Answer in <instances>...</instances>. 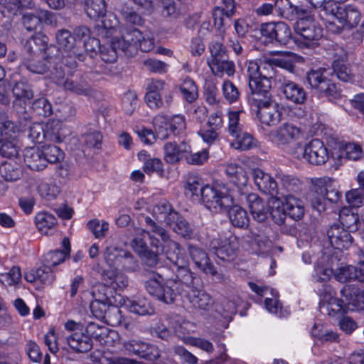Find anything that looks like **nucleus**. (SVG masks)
I'll use <instances>...</instances> for the list:
<instances>
[{
  "label": "nucleus",
  "mask_w": 364,
  "mask_h": 364,
  "mask_svg": "<svg viewBox=\"0 0 364 364\" xmlns=\"http://www.w3.org/2000/svg\"><path fill=\"white\" fill-rule=\"evenodd\" d=\"M210 247L219 259L232 261L237 255L239 242L235 236H230L223 240L220 238H215L211 241Z\"/></svg>",
  "instance_id": "17"
},
{
  "label": "nucleus",
  "mask_w": 364,
  "mask_h": 364,
  "mask_svg": "<svg viewBox=\"0 0 364 364\" xmlns=\"http://www.w3.org/2000/svg\"><path fill=\"white\" fill-rule=\"evenodd\" d=\"M252 176L255 184L261 192L272 196L277 193V183L269 174L259 168H254Z\"/></svg>",
  "instance_id": "26"
},
{
  "label": "nucleus",
  "mask_w": 364,
  "mask_h": 364,
  "mask_svg": "<svg viewBox=\"0 0 364 364\" xmlns=\"http://www.w3.org/2000/svg\"><path fill=\"white\" fill-rule=\"evenodd\" d=\"M170 218L168 225L176 233L184 237L192 235L193 230L189 223L178 213L171 214Z\"/></svg>",
  "instance_id": "41"
},
{
  "label": "nucleus",
  "mask_w": 364,
  "mask_h": 364,
  "mask_svg": "<svg viewBox=\"0 0 364 364\" xmlns=\"http://www.w3.org/2000/svg\"><path fill=\"white\" fill-rule=\"evenodd\" d=\"M0 4L9 12L16 15L21 8H31L33 2V0H0Z\"/></svg>",
  "instance_id": "55"
},
{
  "label": "nucleus",
  "mask_w": 364,
  "mask_h": 364,
  "mask_svg": "<svg viewBox=\"0 0 364 364\" xmlns=\"http://www.w3.org/2000/svg\"><path fill=\"white\" fill-rule=\"evenodd\" d=\"M56 224L57 219L50 213L41 212L36 216V225L41 233L48 234V231L54 228Z\"/></svg>",
  "instance_id": "48"
},
{
  "label": "nucleus",
  "mask_w": 364,
  "mask_h": 364,
  "mask_svg": "<svg viewBox=\"0 0 364 364\" xmlns=\"http://www.w3.org/2000/svg\"><path fill=\"white\" fill-rule=\"evenodd\" d=\"M58 58H54L53 60L50 58H39L35 55L28 56L26 61V66L28 70L36 74H44L46 73L51 64Z\"/></svg>",
  "instance_id": "40"
},
{
  "label": "nucleus",
  "mask_w": 364,
  "mask_h": 364,
  "mask_svg": "<svg viewBox=\"0 0 364 364\" xmlns=\"http://www.w3.org/2000/svg\"><path fill=\"white\" fill-rule=\"evenodd\" d=\"M260 33L266 43L275 42L282 45L287 44L291 35L289 26L282 21L262 24Z\"/></svg>",
  "instance_id": "16"
},
{
  "label": "nucleus",
  "mask_w": 364,
  "mask_h": 364,
  "mask_svg": "<svg viewBox=\"0 0 364 364\" xmlns=\"http://www.w3.org/2000/svg\"><path fill=\"white\" fill-rule=\"evenodd\" d=\"M145 288L149 294L166 304L173 303L178 294L183 295V283L178 277L175 279H167L161 284V277L154 275L153 278L146 282ZM183 288H185L184 286Z\"/></svg>",
  "instance_id": "5"
},
{
  "label": "nucleus",
  "mask_w": 364,
  "mask_h": 364,
  "mask_svg": "<svg viewBox=\"0 0 364 364\" xmlns=\"http://www.w3.org/2000/svg\"><path fill=\"white\" fill-rule=\"evenodd\" d=\"M306 80L311 87L329 101L336 102L342 97L341 90L336 84L320 71H311L307 74Z\"/></svg>",
  "instance_id": "10"
},
{
  "label": "nucleus",
  "mask_w": 364,
  "mask_h": 364,
  "mask_svg": "<svg viewBox=\"0 0 364 364\" xmlns=\"http://www.w3.org/2000/svg\"><path fill=\"white\" fill-rule=\"evenodd\" d=\"M330 183L329 178H318L307 194L306 200L319 213L325 210L328 200L333 202L338 198V193L331 189Z\"/></svg>",
  "instance_id": "7"
},
{
  "label": "nucleus",
  "mask_w": 364,
  "mask_h": 364,
  "mask_svg": "<svg viewBox=\"0 0 364 364\" xmlns=\"http://www.w3.org/2000/svg\"><path fill=\"white\" fill-rule=\"evenodd\" d=\"M154 124L155 133L151 129L145 127H137L136 133L140 138L141 141L146 144H153L156 138L165 140L168 139L172 134L169 124L166 122V118L163 115H157L154 119Z\"/></svg>",
  "instance_id": "14"
},
{
  "label": "nucleus",
  "mask_w": 364,
  "mask_h": 364,
  "mask_svg": "<svg viewBox=\"0 0 364 364\" xmlns=\"http://www.w3.org/2000/svg\"><path fill=\"white\" fill-rule=\"evenodd\" d=\"M339 220L343 225L342 228L350 232H355L358 229L359 216L358 213L352 209L342 208L339 213Z\"/></svg>",
  "instance_id": "42"
},
{
  "label": "nucleus",
  "mask_w": 364,
  "mask_h": 364,
  "mask_svg": "<svg viewBox=\"0 0 364 364\" xmlns=\"http://www.w3.org/2000/svg\"><path fill=\"white\" fill-rule=\"evenodd\" d=\"M185 151V149H182L181 146L174 143H166L164 145L165 159L171 164L177 162L181 159L182 152Z\"/></svg>",
  "instance_id": "59"
},
{
  "label": "nucleus",
  "mask_w": 364,
  "mask_h": 364,
  "mask_svg": "<svg viewBox=\"0 0 364 364\" xmlns=\"http://www.w3.org/2000/svg\"><path fill=\"white\" fill-rule=\"evenodd\" d=\"M125 252L126 250L118 247L107 246L103 253L104 259L110 267L118 269Z\"/></svg>",
  "instance_id": "45"
},
{
  "label": "nucleus",
  "mask_w": 364,
  "mask_h": 364,
  "mask_svg": "<svg viewBox=\"0 0 364 364\" xmlns=\"http://www.w3.org/2000/svg\"><path fill=\"white\" fill-rule=\"evenodd\" d=\"M48 38L43 33H38L32 36L26 43L25 49L29 56L35 55L39 58H58L59 49L55 46H48Z\"/></svg>",
  "instance_id": "12"
},
{
  "label": "nucleus",
  "mask_w": 364,
  "mask_h": 364,
  "mask_svg": "<svg viewBox=\"0 0 364 364\" xmlns=\"http://www.w3.org/2000/svg\"><path fill=\"white\" fill-rule=\"evenodd\" d=\"M168 124L173 136L181 134L186 128V118L182 114L174 115Z\"/></svg>",
  "instance_id": "63"
},
{
  "label": "nucleus",
  "mask_w": 364,
  "mask_h": 364,
  "mask_svg": "<svg viewBox=\"0 0 364 364\" xmlns=\"http://www.w3.org/2000/svg\"><path fill=\"white\" fill-rule=\"evenodd\" d=\"M62 83L63 90L75 95L92 97L95 92L84 75L67 77Z\"/></svg>",
  "instance_id": "20"
},
{
  "label": "nucleus",
  "mask_w": 364,
  "mask_h": 364,
  "mask_svg": "<svg viewBox=\"0 0 364 364\" xmlns=\"http://www.w3.org/2000/svg\"><path fill=\"white\" fill-rule=\"evenodd\" d=\"M94 300L90 308L92 315L98 319L105 320L108 324L114 326L121 321L120 310L111 304L107 289L104 286H98L92 291Z\"/></svg>",
  "instance_id": "4"
},
{
  "label": "nucleus",
  "mask_w": 364,
  "mask_h": 364,
  "mask_svg": "<svg viewBox=\"0 0 364 364\" xmlns=\"http://www.w3.org/2000/svg\"><path fill=\"white\" fill-rule=\"evenodd\" d=\"M88 228L97 238L105 237L109 230V223L105 220H92L87 223Z\"/></svg>",
  "instance_id": "61"
},
{
  "label": "nucleus",
  "mask_w": 364,
  "mask_h": 364,
  "mask_svg": "<svg viewBox=\"0 0 364 364\" xmlns=\"http://www.w3.org/2000/svg\"><path fill=\"white\" fill-rule=\"evenodd\" d=\"M130 353L148 360H156L160 357L159 348L152 344L139 340H130L123 343Z\"/></svg>",
  "instance_id": "19"
},
{
  "label": "nucleus",
  "mask_w": 364,
  "mask_h": 364,
  "mask_svg": "<svg viewBox=\"0 0 364 364\" xmlns=\"http://www.w3.org/2000/svg\"><path fill=\"white\" fill-rule=\"evenodd\" d=\"M228 210L229 218L234 226L245 228L248 225L249 218L245 209L239 205H232Z\"/></svg>",
  "instance_id": "46"
},
{
  "label": "nucleus",
  "mask_w": 364,
  "mask_h": 364,
  "mask_svg": "<svg viewBox=\"0 0 364 364\" xmlns=\"http://www.w3.org/2000/svg\"><path fill=\"white\" fill-rule=\"evenodd\" d=\"M63 250H56L49 252L45 256V264L50 267H56L63 263L70 253V242L68 237L62 241Z\"/></svg>",
  "instance_id": "36"
},
{
  "label": "nucleus",
  "mask_w": 364,
  "mask_h": 364,
  "mask_svg": "<svg viewBox=\"0 0 364 364\" xmlns=\"http://www.w3.org/2000/svg\"><path fill=\"white\" fill-rule=\"evenodd\" d=\"M0 174L7 181H15L21 178L23 171L21 166L16 162L6 161L0 166Z\"/></svg>",
  "instance_id": "43"
},
{
  "label": "nucleus",
  "mask_w": 364,
  "mask_h": 364,
  "mask_svg": "<svg viewBox=\"0 0 364 364\" xmlns=\"http://www.w3.org/2000/svg\"><path fill=\"white\" fill-rule=\"evenodd\" d=\"M240 113H242V111H230L228 113V133L232 137L242 132V125L240 124Z\"/></svg>",
  "instance_id": "62"
},
{
  "label": "nucleus",
  "mask_w": 364,
  "mask_h": 364,
  "mask_svg": "<svg viewBox=\"0 0 364 364\" xmlns=\"http://www.w3.org/2000/svg\"><path fill=\"white\" fill-rule=\"evenodd\" d=\"M85 332L91 339L93 338L105 346H112L114 340L118 338L116 331L111 330L105 326H100L93 322H90L87 326Z\"/></svg>",
  "instance_id": "24"
},
{
  "label": "nucleus",
  "mask_w": 364,
  "mask_h": 364,
  "mask_svg": "<svg viewBox=\"0 0 364 364\" xmlns=\"http://www.w3.org/2000/svg\"><path fill=\"white\" fill-rule=\"evenodd\" d=\"M24 161L33 171H41L46 167L43 152L39 147H28L24 151Z\"/></svg>",
  "instance_id": "33"
},
{
  "label": "nucleus",
  "mask_w": 364,
  "mask_h": 364,
  "mask_svg": "<svg viewBox=\"0 0 364 364\" xmlns=\"http://www.w3.org/2000/svg\"><path fill=\"white\" fill-rule=\"evenodd\" d=\"M275 10L278 14L287 19L293 20L302 9L293 5L289 0H276Z\"/></svg>",
  "instance_id": "47"
},
{
  "label": "nucleus",
  "mask_w": 364,
  "mask_h": 364,
  "mask_svg": "<svg viewBox=\"0 0 364 364\" xmlns=\"http://www.w3.org/2000/svg\"><path fill=\"white\" fill-rule=\"evenodd\" d=\"M327 294L323 295L320 301V310L323 314H327L331 316H334L336 314L346 311V304L342 299L334 297L331 294V287H326Z\"/></svg>",
  "instance_id": "27"
},
{
  "label": "nucleus",
  "mask_w": 364,
  "mask_h": 364,
  "mask_svg": "<svg viewBox=\"0 0 364 364\" xmlns=\"http://www.w3.org/2000/svg\"><path fill=\"white\" fill-rule=\"evenodd\" d=\"M250 94L249 102L251 105L273 99L271 94L272 83L267 77H259L254 80H249Z\"/></svg>",
  "instance_id": "18"
},
{
  "label": "nucleus",
  "mask_w": 364,
  "mask_h": 364,
  "mask_svg": "<svg viewBox=\"0 0 364 364\" xmlns=\"http://www.w3.org/2000/svg\"><path fill=\"white\" fill-rule=\"evenodd\" d=\"M43 152L46 164H56L62 161L64 159L63 151L58 146L53 145H45L41 147Z\"/></svg>",
  "instance_id": "53"
},
{
  "label": "nucleus",
  "mask_w": 364,
  "mask_h": 364,
  "mask_svg": "<svg viewBox=\"0 0 364 364\" xmlns=\"http://www.w3.org/2000/svg\"><path fill=\"white\" fill-rule=\"evenodd\" d=\"M348 203L354 208H359L364 203V191L360 188H354L346 194Z\"/></svg>",
  "instance_id": "64"
},
{
  "label": "nucleus",
  "mask_w": 364,
  "mask_h": 364,
  "mask_svg": "<svg viewBox=\"0 0 364 364\" xmlns=\"http://www.w3.org/2000/svg\"><path fill=\"white\" fill-rule=\"evenodd\" d=\"M296 159H304L311 164H324L329 158V152L322 141L318 139H312L304 148L299 143L291 152Z\"/></svg>",
  "instance_id": "8"
},
{
  "label": "nucleus",
  "mask_w": 364,
  "mask_h": 364,
  "mask_svg": "<svg viewBox=\"0 0 364 364\" xmlns=\"http://www.w3.org/2000/svg\"><path fill=\"white\" fill-rule=\"evenodd\" d=\"M183 98L188 102L195 101L198 96V88L194 81L189 77H186L179 86Z\"/></svg>",
  "instance_id": "50"
},
{
  "label": "nucleus",
  "mask_w": 364,
  "mask_h": 364,
  "mask_svg": "<svg viewBox=\"0 0 364 364\" xmlns=\"http://www.w3.org/2000/svg\"><path fill=\"white\" fill-rule=\"evenodd\" d=\"M285 203L288 214L292 219L299 220L303 218L304 206L301 200L289 194L285 197Z\"/></svg>",
  "instance_id": "44"
},
{
  "label": "nucleus",
  "mask_w": 364,
  "mask_h": 364,
  "mask_svg": "<svg viewBox=\"0 0 364 364\" xmlns=\"http://www.w3.org/2000/svg\"><path fill=\"white\" fill-rule=\"evenodd\" d=\"M85 11L87 15L92 19L105 17L107 11L105 0H86Z\"/></svg>",
  "instance_id": "49"
},
{
  "label": "nucleus",
  "mask_w": 364,
  "mask_h": 364,
  "mask_svg": "<svg viewBox=\"0 0 364 364\" xmlns=\"http://www.w3.org/2000/svg\"><path fill=\"white\" fill-rule=\"evenodd\" d=\"M280 89L285 98L296 105H303L307 100L308 95L306 90L296 82L286 78H279Z\"/></svg>",
  "instance_id": "21"
},
{
  "label": "nucleus",
  "mask_w": 364,
  "mask_h": 364,
  "mask_svg": "<svg viewBox=\"0 0 364 364\" xmlns=\"http://www.w3.org/2000/svg\"><path fill=\"white\" fill-rule=\"evenodd\" d=\"M341 294L346 299V308L350 311L364 310V290L354 285H345Z\"/></svg>",
  "instance_id": "25"
},
{
  "label": "nucleus",
  "mask_w": 364,
  "mask_h": 364,
  "mask_svg": "<svg viewBox=\"0 0 364 364\" xmlns=\"http://www.w3.org/2000/svg\"><path fill=\"white\" fill-rule=\"evenodd\" d=\"M269 140L278 146L285 147L296 142L303 136L301 129L291 122H284L268 134Z\"/></svg>",
  "instance_id": "13"
},
{
  "label": "nucleus",
  "mask_w": 364,
  "mask_h": 364,
  "mask_svg": "<svg viewBox=\"0 0 364 364\" xmlns=\"http://www.w3.org/2000/svg\"><path fill=\"white\" fill-rule=\"evenodd\" d=\"M208 66L212 73L219 77L226 74L228 76H232L235 72V64L232 60H229V56L225 55L223 58L208 61Z\"/></svg>",
  "instance_id": "35"
},
{
  "label": "nucleus",
  "mask_w": 364,
  "mask_h": 364,
  "mask_svg": "<svg viewBox=\"0 0 364 364\" xmlns=\"http://www.w3.org/2000/svg\"><path fill=\"white\" fill-rule=\"evenodd\" d=\"M336 58L333 63V70L340 80L346 82H352L354 80V75L351 70L344 63L347 60V53L341 50V53H336Z\"/></svg>",
  "instance_id": "32"
},
{
  "label": "nucleus",
  "mask_w": 364,
  "mask_h": 364,
  "mask_svg": "<svg viewBox=\"0 0 364 364\" xmlns=\"http://www.w3.org/2000/svg\"><path fill=\"white\" fill-rule=\"evenodd\" d=\"M67 343L75 352L85 353L92 348V341L87 333L75 331L65 338Z\"/></svg>",
  "instance_id": "30"
},
{
  "label": "nucleus",
  "mask_w": 364,
  "mask_h": 364,
  "mask_svg": "<svg viewBox=\"0 0 364 364\" xmlns=\"http://www.w3.org/2000/svg\"><path fill=\"white\" fill-rule=\"evenodd\" d=\"M257 107L259 122L267 126H275L282 120L284 108L274 99L252 105Z\"/></svg>",
  "instance_id": "15"
},
{
  "label": "nucleus",
  "mask_w": 364,
  "mask_h": 364,
  "mask_svg": "<svg viewBox=\"0 0 364 364\" xmlns=\"http://www.w3.org/2000/svg\"><path fill=\"white\" fill-rule=\"evenodd\" d=\"M12 93L15 97L14 106L23 107L26 102L33 97V92L31 85L26 80H21L14 83L12 87Z\"/></svg>",
  "instance_id": "31"
},
{
  "label": "nucleus",
  "mask_w": 364,
  "mask_h": 364,
  "mask_svg": "<svg viewBox=\"0 0 364 364\" xmlns=\"http://www.w3.org/2000/svg\"><path fill=\"white\" fill-rule=\"evenodd\" d=\"M245 200L253 218L259 223L265 221L269 214L266 203L256 193L247 194Z\"/></svg>",
  "instance_id": "28"
},
{
  "label": "nucleus",
  "mask_w": 364,
  "mask_h": 364,
  "mask_svg": "<svg viewBox=\"0 0 364 364\" xmlns=\"http://www.w3.org/2000/svg\"><path fill=\"white\" fill-rule=\"evenodd\" d=\"M328 15L321 17L326 21L327 29L332 33H340L343 28L351 29L356 27L360 19L361 14L352 5L337 6L327 11Z\"/></svg>",
  "instance_id": "3"
},
{
  "label": "nucleus",
  "mask_w": 364,
  "mask_h": 364,
  "mask_svg": "<svg viewBox=\"0 0 364 364\" xmlns=\"http://www.w3.org/2000/svg\"><path fill=\"white\" fill-rule=\"evenodd\" d=\"M295 30L302 38L299 39L306 47L314 48L323 36V30L319 24L311 16H306L299 19Z\"/></svg>",
  "instance_id": "11"
},
{
  "label": "nucleus",
  "mask_w": 364,
  "mask_h": 364,
  "mask_svg": "<svg viewBox=\"0 0 364 364\" xmlns=\"http://www.w3.org/2000/svg\"><path fill=\"white\" fill-rule=\"evenodd\" d=\"M102 277L105 284L100 286H104L107 291H108L107 287L114 290H122L128 285L127 277L119 272L106 271L103 273Z\"/></svg>",
  "instance_id": "37"
},
{
  "label": "nucleus",
  "mask_w": 364,
  "mask_h": 364,
  "mask_svg": "<svg viewBox=\"0 0 364 364\" xmlns=\"http://www.w3.org/2000/svg\"><path fill=\"white\" fill-rule=\"evenodd\" d=\"M20 267L14 266L8 272L0 274V282L5 286L17 284L21 279Z\"/></svg>",
  "instance_id": "58"
},
{
  "label": "nucleus",
  "mask_w": 364,
  "mask_h": 364,
  "mask_svg": "<svg viewBox=\"0 0 364 364\" xmlns=\"http://www.w3.org/2000/svg\"><path fill=\"white\" fill-rule=\"evenodd\" d=\"M55 38L58 46L66 52L77 50L75 47V38L67 29H61L57 31Z\"/></svg>",
  "instance_id": "51"
},
{
  "label": "nucleus",
  "mask_w": 364,
  "mask_h": 364,
  "mask_svg": "<svg viewBox=\"0 0 364 364\" xmlns=\"http://www.w3.org/2000/svg\"><path fill=\"white\" fill-rule=\"evenodd\" d=\"M144 222L146 230L142 231L148 235L151 247L159 250L163 245L164 253L173 267L186 264L188 257L184 250L178 242L171 239L168 232L159 224L160 222L149 216L145 218Z\"/></svg>",
  "instance_id": "1"
},
{
  "label": "nucleus",
  "mask_w": 364,
  "mask_h": 364,
  "mask_svg": "<svg viewBox=\"0 0 364 364\" xmlns=\"http://www.w3.org/2000/svg\"><path fill=\"white\" fill-rule=\"evenodd\" d=\"M341 156L346 159L356 161L363 156V150L359 144L355 143H346L342 144L341 148Z\"/></svg>",
  "instance_id": "56"
},
{
  "label": "nucleus",
  "mask_w": 364,
  "mask_h": 364,
  "mask_svg": "<svg viewBox=\"0 0 364 364\" xmlns=\"http://www.w3.org/2000/svg\"><path fill=\"white\" fill-rule=\"evenodd\" d=\"M201 201L215 213L226 212L233 204L232 197L224 187L207 184L202 192Z\"/></svg>",
  "instance_id": "6"
},
{
  "label": "nucleus",
  "mask_w": 364,
  "mask_h": 364,
  "mask_svg": "<svg viewBox=\"0 0 364 364\" xmlns=\"http://www.w3.org/2000/svg\"><path fill=\"white\" fill-rule=\"evenodd\" d=\"M188 251L189 255L196 266L206 274L215 276L217 271L214 265L210 262L206 252L201 247L188 244Z\"/></svg>",
  "instance_id": "23"
},
{
  "label": "nucleus",
  "mask_w": 364,
  "mask_h": 364,
  "mask_svg": "<svg viewBox=\"0 0 364 364\" xmlns=\"http://www.w3.org/2000/svg\"><path fill=\"white\" fill-rule=\"evenodd\" d=\"M143 33L134 26H121L119 36L112 38V44L119 48L126 55H132L137 51L139 42L142 39Z\"/></svg>",
  "instance_id": "9"
},
{
  "label": "nucleus",
  "mask_w": 364,
  "mask_h": 364,
  "mask_svg": "<svg viewBox=\"0 0 364 364\" xmlns=\"http://www.w3.org/2000/svg\"><path fill=\"white\" fill-rule=\"evenodd\" d=\"M185 264H177L173 267V271L178 278L183 283V296L186 298L190 304L196 309L208 311L213 304V297L205 291L196 287L198 279L194 277V274L189 268L188 258L186 259Z\"/></svg>",
  "instance_id": "2"
},
{
  "label": "nucleus",
  "mask_w": 364,
  "mask_h": 364,
  "mask_svg": "<svg viewBox=\"0 0 364 364\" xmlns=\"http://www.w3.org/2000/svg\"><path fill=\"white\" fill-rule=\"evenodd\" d=\"M38 192L42 198L50 200L57 198L60 193V188L54 182H45L39 185Z\"/></svg>",
  "instance_id": "57"
},
{
  "label": "nucleus",
  "mask_w": 364,
  "mask_h": 364,
  "mask_svg": "<svg viewBox=\"0 0 364 364\" xmlns=\"http://www.w3.org/2000/svg\"><path fill=\"white\" fill-rule=\"evenodd\" d=\"M67 134V130L58 120L49 121L43 129L44 138L54 143L62 142Z\"/></svg>",
  "instance_id": "34"
},
{
  "label": "nucleus",
  "mask_w": 364,
  "mask_h": 364,
  "mask_svg": "<svg viewBox=\"0 0 364 364\" xmlns=\"http://www.w3.org/2000/svg\"><path fill=\"white\" fill-rule=\"evenodd\" d=\"M350 231L338 224L332 225L328 230L327 235L331 245L338 250H348L353 243Z\"/></svg>",
  "instance_id": "22"
},
{
  "label": "nucleus",
  "mask_w": 364,
  "mask_h": 364,
  "mask_svg": "<svg viewBox=\"0 0 364 364\" xmlns=\"http://www.w3.org/2000/svg\"><path fill=\"white\" fill-rule=\"evenodd\" d=\"M269 213L274 222L281 225L286 219L287 213L283 201L277 197H271L268 201Z\"/></svg>",
  "instance_id": "39"
},
{
  "label": "nucleus",
  "mask_w": 364,
  "mask_h": 364,
  "mask_svg": "<svg viewBox=\"0 0 364 364\" xmlns=\"http://www.w3.org/2000/svg\"><path fill=\"white\" fill-rule=\"evenodd\" d=\"M53 14L47 10H39L36 14L26 13L22 16V23L28 31H35L41 28L42 21L51 23Z\"/></svg>",
  "instance_id": "29"
},
{
  "label": "nucleus",
  "mask_w": 364,
  "mask_h": 364,
  "mask_svg": "<svg viewBox=\"0 0 364 364\" xmlns=\"http://www.w3.org/2000/svg\"><path fill=\"white\" fill-rule=\"evenodd\" d=\"M356 274L354 267L348 265L338 268L334 274L338 282L344 283L353 279L356 280Z\"/></svg>",
  "instance_id": "60"
},
{
  "label": "nucleus",
  "mask_w": 364,
  "mask_h": 364,
  "mask_svg": "<svg viewBox=\"0 0 364 364\" xmlns=\"http://www.w3.org/2000/svg\"><path fill=\"white\" fill-rule=\"evenodd\" d=\"M124 306L130 311L139 316L150 315L154 310L150 303L144 298L137 299H127L124 301Z\"/></svg>",
  "instance_id": "38"
},
{
  "label": "nucleus",
  "mask_w": 364,
  "mask_h": 364,
  "mask_svg": "<svg viewBox=\"0 0 364 364\" xmlns=\"http://www.w3.org/2000/svg\"><path fill=\"white\" fill-rule=\"evenodd\" d=\"M234 137L235 140L231 143V146L235 149L246 151L256 145L252 136L247 132H242Z\"/></svg>",
  "instance_id": "54"
},
{
  "label": "nucleus",
  "mask_w": 364,
  "mask_h": 364,
  "mask_svg": "<svg viewBox=\"0 0 364 364\" xmlns=\"http://www.w3.org/2000/svg\"><path fill=\"white\" fill-rule=\"evenodd\" d=\"M153 215L159 222L165 221L167 224L171 219L170 218L171 214L176 213L171 205L166 202H161L155 205L153 208Z\"/></svg>",
  "instance_id": "52"
}]
</instances>
